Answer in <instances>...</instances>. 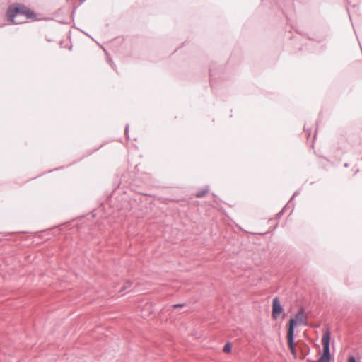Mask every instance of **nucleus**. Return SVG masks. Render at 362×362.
<instances>
[{
	"label": "nucleus",
	"mask_w": 362,
	"mask_h": 362,
	"mask_svg": "<svg viewBox=\"0 0 362 362\" xmlns=\"http://www.w3.org/2000/svg\"><path fill=\"white\" fill-rule=\"evenodd\" d=\"M132 286V282L130 281H127L124 285L118 290L119 293H122L124 291H126L127 289L129 288Z\"/></svg>",
	"instance_id": "6"
},
{
	"label": "nucleus",
	"mask_w": 362,
	"mask_h": 362,
	"mask_svg": "<svg viewBox=\"0 0 362 362\" xmlns=\"http://www.w3.org/2000/svg\"><path fill=\"white\" fill-rule=\"evenodd\" d=\"M232 349V344L230 342H227L224 347H223V351L226 353H229L231 351Z\"/></svg>",
	"instance_id": "8"
},
{
	"label": "nucleus",
	"mask_w": 362,
	"mask_h": 362,
	"mask_svg": "<svg viewBox=\"0 0 362 362\" xmlns=\"http://www.w3.org/2000/svg\"><path fill=\"white\" fill-rule=\"evenodd\" d=\"M348 362H356V360L354 356H349L348 358Z\"/></svg>",
	"instance_id": "11"
},
{
	"label": "nucleus",
	"mask_w": 362,
	"mask_h": 362,
	"mask_svg": "<svg viewBox=\"0 0 362 362\" xmlns=\"http://www.w3.org/2000/svg\"><path fill=\"white\" fill-rule=\"evenodd\" d=\"M129 124H127L125 126L124 133L127 138H129Z\"/></svg>",
	"instance_id": "9"
},
{
	"label": "nucleus",
	"mask_w": 362,
	"mask_h": 362,
	"mask_svg": "<svg viewBox=\"0 0 362 362\" xmlns=\"http://www.w3.org/2000/svg\"><path fill=\"white\" fill-rule=\"evenodd\" d=\"M183 306H184V305H183V304H180V303H178V304H175V305H173V308H182V307H183Z\"/></svg>",
	"instance_id": "13"
},
{
	"label": "nucleus",
	"mask_w": 362,
	"mask_h": 362,
	"mask_svg": "<svg viewBox=\"0 0 362 362\" xmlns=\"http://www.w3.org/2000/svg\"><path fill=\"white\" fill-rule=\"evenodd\" d=\"M107 62H108V64H110V66L113 69H115V64L113 63V62H112L110 59H107Z\"/></svg>",
	"instance_id": "10"
},
{
	"label": "nucleus",
	"mask_w": 362,
	"mask_h": 362,
	"mask_svg": "<svg viewBox=\"0 0 362 362\" xmlns=\"http://www.w3.org/2000/svg\"><path fill=\"white\" fill-rule=\"evenodd\" d=\"M344 166L345 168H347V167L349 166V164L346 163H344Z\"/></svg>",
	"instance_id": "15"
},
{
	"label": "nucleus",
	"mask_w": 362,
	"mask_h": 362,
	"mask_svg": "<svg viewBox=\"0 0 362 362\" xmlns=\"http://www.w3.org/2000/svg\"><path fill=\"white\" fill-rule=\"evenodd\" d=\"M330 339H331V332L329 330H327L322 336V344L323 346L322 353L320 355L318 362H332L333 361V358L331 356L330 353Z\"/></svg>",
	"instance_id": "2"
},
{
	"label": "nucleus",
	"mask_w": 362,
	"mask_h": 362,
	"mask_svg": "<svg viewBox=\"0 0 362 362\" xmlns=\"http://www.w3.org/2000/svg\"><path fill=\"white\" fill-rule=\"evenodd\" d=\"M209 188H206L204 189H202V190H200L199 192H197L196 194V197H198V198H201V197H203L205 196L206 194L208 193L209 192Z\"/></svg>",
	"instance_id": "7"
},
{
	"label": "nucleus",
	"mask_w": 362,
	"mask_h": 362,
	"mask_svg": "<svg viewBox=\"0 0 362 362\" xmlns=\"http://www.w3.org/2000/svg\"><path fill=\"white\" fill-rule=\"evenodd\" d=\"M304 131L307 132V129L305 128V126L304 127Z\"/></svg>",
	"instance_id": "16"
},
{
	"label": "nucleus",
	"mask_w": 362,
	"mask_h": 362,
	"mask_svg": "<svg viewBox=\"0 0 362 362\" xmlns=\"http://www.w3.org/2000/svg\"><path fill=\"white\" fill-rule=\"evenodd\" d=\"M287 342L291 354L296 358L297 352L294 346V334L287 332Z\"/></svg>",
	"instance_id": "5"
},
{
	"label": "nucleus",
	"mask_w": 362,
	"mask_h": 362,
	"mask_svg": "<svg viewBox=\"0 0 362 362\" xmlns=\"http://www.w3.org/2000/svg\"><path fill=\"white\" fill-rule=\"evenodd\" d=\"M6 15L8 19L13 24L25 21L28 18H33L35 14L30 8L21 4H13L8 6Z\"/></svg>",
	"instance_id": "1"
},
{
	"label": "nucleus",
	"mask_w": 362,
	"mask_h": 362,
	"mask_svg": "<svg viewBox=\"0 0 362 362\" xmlns=\"http://www.w3.org/2000/svg\"><path fill=\"white\" fill-rule=\"evenodd\" d=\"M284 209H283L279 213H278L277 216L280 217L284 214Z\"/></svg>",
	"instance_id": "14"
},
{
	"label": "nucleus",
	"mask_w": 362,
	"mask_h": 362,
	"mask_svg": "<svg viewBox=\"0 0 362 362\" xmlns=\"http://www.w3.org/2000/svg\"><path fill=\"white\" fill-rule=\"evenodd\" d=\"M298 194H299V192H298V191H296V192L293 193V196H292V197H291V200H290V202L293 200V199L296 196H297V195H298Z\"/></svg>",
	"instance_id": "12"
},
{
	"label": "nucleus",
	"mask_w": 362,
	"mask_h": 362,
	"mask_svg": "<svg viewBox=\"0 0 362 362\" xmlns=\"http://www.w3.org/2000/svg\"><path fill=\"white\" fill-rule=\"evenodd\" d=\"M307 317L305 314V310L303 308H301L297 313L295 315L294 317H291L289 320L288 325V332L294 334V329L298 324L303 325L305 324L304 320L306 319Z\"/></svg>",
	"instance_id": "3"
},
{
	"label": "nucleus",
	"mask_w": 362,
	"mask_h": 362,
	"mask_svg": "<svg viewBox=\"0 0 362 362\" xmlns=\"http://www.w3.org/2000/svg\"><path fill=\"white\" fill-rule=\"evenodd\" d=\"M282 313H284V308L280 303L279 299L275 297L272 300V316L274 320H276Z\"/></svg>",
	"instance_id": "4"
}]
</instances>
